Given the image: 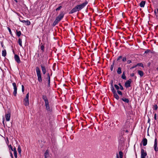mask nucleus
I'll return each instance as SVG.
<instances>
[{
	"label": "nucleus",
	"instance_id": "nucleus-1",
	"mask_svg": "<svg viewBox=\"0 0 158 158\" xmlns=\"http://www.w3.org/2000/svg\"><path fill=\"white\" fill-rule=\"evenodd\" d=\"M88 3V2L85 1L81 4L77 5L69 12V14H72L77 11H79L84 8Z\"/></svg>",
	"mask_w": 158,
	"mask_h": 158
},
{
	"label": "nucleus",
	"instance_id": "nucleus-2",
	"mask_svg": "<svg viewBox=\"0 0 158 158\" xmlns=\"http://www.w3.org/2000/svg\"><path fill=\"white\" fill-rule=\"evenodd\" d=\"M35 70L37 77L38 81L39 83H42L43 80L41 71L38 67H36Z\"/></svg>",
	"mask_w": 158,
	"mask_h": 158
},
{
	"label": "nucleus",
	"instance_id": "nucleus-3",
	"mask_svg": "<svg viewBox=\"0 0 158 158\" xmlns=\"http://www.w3.org/2000/svg\"><path fill=\"white\" fill-rule=\"evenodd\" d=\"M141 158H145L146 156H147V153L143 148H141Z\"/></svg>",
	"mask_w": 158,
	"mask_h": 158
},
{
	"label": "nucleus",
	"instance_id": "nucleus-4",
	"mask_svg": "<svg viewBox=\"0 0 158 158\" xmlns=\"http://www.w3.org/2000/svg\"><path fill=\"white\" fill-rule=\"evenodd\" d=\"M132 82V80L130 79L128 80L125 83V86L126 88H128L131 86V84Z\"/></svg>",
	"mask_w": 158,
	"mask_h": 158
},
{
	"label": "nucleus",
	"instance_id": "nucleus-5",
	"mask_svg": "<svg viewBox=\"0 0 158 158\" xmlns=\"http://www.w3.org/2000/svg\"><path fill=\"white\" fill-rule=\"evenodd\" d=\"M12 85L14 87V89L13 94L15 96H16L17 93V88L16 85V84L15 82H13L12 83Z\"/></svg>",
	"mask_w": 158,
	"mask_h": 158
},
{
	"label": "nucleus",
	"instance_id": "nucleus-6",
	"mask_svg": "<svg viewBox=\"0 0 158 158\" xmlns=\"http://www.w3.org/2000/svg\"><path fill=\"white\" fill-rule=\"evenodd\" d=\"M14 59L18 63H21V61L19 56L17 54H15L14 56Z\"/></svg>",
	"mask_w": 158,
	"mask_h": 158
},
{
	"label": "nucleus",
	"instance_id": "nucleus-7",
	"mask_svg": "<svg viewBox=\"0 0 158 158\" xmlns=\"http://www.w3.org/2000/svg\"><path fill=\"white\" fill-rule=\"evenodd\" d=\"M111 91L113 94L114 97L117 100H118L119 99V97L117 94L116 91L115 89L113 90L112 91Z\"/></svg>",
	"mask_w": 158,
	"mask_h": 158
},
{
	"label": "nucleus",
	"instance_id": "nucleus-8",
	"mask_svg": "<svg viewBox=\"0 0 158 158\" xmlns=\"http://www.w3.org/2000/svg\"><path fill=\"white\" fill-rule=\"evenodd\" d=\"M40 67L41 69L42 73L44 75L46 73V69L45 66L42 64H41Z\"/></svg>",
	"mask_w": 158,
	"mask_h": 158
},
{
	"label": "nucleus",
	"instance_id": "nucleus-9",
	"mask_svg": "<svg viewBox=\"0 0 158 158\" xmlns=\"http://www.w3.org/2000/svg\"><path fill=\"white\" fill-rule=\"evenodd\" d=\"M157 138H156L154 140V150L156 152L158 151V148H157Z\"/></svg>",
	"mask_w": 158,
	"mask_h": 158
},
{
	"label": "nucleus",
	"instance_id": "nucleus-10",
	"mask_svg": "<svg viewBox=\"0 0 158 158\" xmlns=\"http://www.w3.org/2000/svg\"><path fill=\"white\" fill-rule=\"evenodd\" d=\"M118 141L119 143H122L124 141V138L122 135H120L118 138Z\"/></svg>",
	"mask_w": 158,
	"mask_h": 158
},
{
	"label": "nucleus",
	"instance_id": "nucleus-11",
	"mask_svg": "<svg viewBox=\"0 0 158 158\" xmlns=\"http://www.w3.org/2000/svg\"><path fill=\"white\" fill-rule=\"evenodd\" d=\"M8 113L6 114L5 117L6 118V120L7 121H9L10 120V112L8 111Z\"/></svg>",
	"mask_w": 158,
	"mask_h": 158
},
{
	"label": "nucleus",
	"instance_id": "nucleus-12",
	"mask_svg": "<svg viewBox=\"0 0 158 158\" xmlns=\"http://www.w3.org/2000/svg\"><path fill=\"white\" fill-rule=\"evenodd\" d=\"M64 14L63 11L61 12L60 14L56 17V18L61 20V19L64 17Z\"/></svg>",
	"mask_w": 158,
	"mask_h": 158
},
{
	"label": "nucleus",
	"instance_id": "nucleus-13",
	"mask_svg": "<svg viewBox=\"0 0 158 158\" xmlns=\"http://www.w3.org/2000/svg\"><path fill=\"white\" fill-rule=\"evenodd\" d=\"M121 101H122L125 102L127 103H129V100L128 98H125L124 97H123L120 99L119 101L121 102Z\"/></svg>",
	"mask_w": 158,
	"mask_h": 158
},
{
	"label": "nucleus",
	"instance_id": "nucleus-14",
	"mask_svg": "<svg viewBox=\"0 0 158 158\" xmlns=\"http://www.w3.org/2000/svg\"><path fill=\"white\" fill-rule=\"evenodd\" d=\"M60 21L59 19H57V18H56L55 20L53 22L52 26L53 27L55 26L56 25H57L58 23Z\"/></svg>",
	"mask_w": 158,
	"mask_h": 158
},
{
	"label": "nucleus",
	"instance_id": "nucleus-15",
	"mask_svg": "<svg viewBox=\"0 0 158 158\" xmlns=\"http://www.w3.org/2000/svg\"><path fill=\"white\" fill-rule=\"evenodd\" d=\"M24 105L26 106H28L29 105V99L24 98L23 99Z\"/></svg>",
	"mask_w": 158,
	"mask_h": 158
},
{
	"label": "nucleus",
	"instance_id": "nucleus-16",
	"mask_svg": "<svg viewBox=\"0 0 158 158\" xmlns=\"http://www.w3.org/2000/svg\"><path fill=\"white\" fill-rule=\"evenodd\" d=\"M45 109L47 111L48 114H50L52 112V109H51L50 106L45 107Z\"/></svg>",
	"mask_w": 158,
	"mask_h": 158
},
{
	"label": "nucleus",
	"instance_id": "nucleus-17",
	"mask_svg": "<svg viewBox=\"0 0 158 158\" xmlns=\"http://www.w3.org/2000/svg\"><path fill=\"white\" fill-rule=\"evenodd\" d=\"M142 143H143V146H145L147 144V139L146 138H144L142 141Z\"/></svg>",
	"mask_w": 158,
	"mask_h": 158
},
{
	"label": "nucleus",
	"instance_id": "nucleus-18",
	"mask_svg": "<svg viewBox=\"0 0 158 158\" xmlns=\"http://www.w3.org/2000/svg\"><path fill=\"white\" fill-rule=\"evenodd\" d=\"M42 98L44 100L45 102L48 101L47 96L45 94L42 95Z\"/></svg>",
	"mask_w": 158,
	"mask_h": 158
},
{
	"label": "nucleus",
	"instance_id": "nucleus-19",
	"mask_svg": "<svg viewBox=\"0 0 158 158\" xmlns=\"http://www.w3.org/2000/svg\"><path fill=\"white\" fill-rule=\"evenodd\" d=\"M44 158H49V151L48 150H46V152L44 153Z\"/></svg>",
	"mask_w": 158,
	"mask_h": 158
},
{
	"label": "nucleus",
	"instance_id": "nucleus-20",
	"mask_svg": "<svg viewBox=\"0 0 158 158\" xmlns=\"http://www.w3.org/2000/svg\"><path fill=\"white\" fill-rule=\"evenodd\" d=\"M20 21L21 22H22L23 23H26V25L27 26L30 25L31 24V22L29 21L28 20H20Z\"/></svg>",
	"mask_w": 158,
	"mask_h": 158
},
{
	"label": "nucleus",
	"instance_id": "nucleus-21",
	"mask_svg": "<svg viewBox=\"0 0 158 158\" xmlns=\"http://www.w3.org/2000/svg\"><path fill=\"white\" fill-rule=\"evenodd\" d=\"M146 3L145 1H142L139 4V6L141 7H143L145 5Z\"/></svg>",
	"mask_w": 158,
	"mask_h": 158
},
{
	"label": "nucleus",
	"instance_id": "nucleus-22",
	"mask_svg": "<svg viewBox=\"0 0 158 158\" xmlns=\"http://www.w3.org/2000/svg\"><path fill=\"white\" fill-rule=\"evenodd\" d=\"M45 79L48 81V87L50 86L51 77H45Z\"/></svg>",
	"mask_w": 158,
	"mask_h": 158
},
{
	"label": "nucleus",
	"instance_id": "nucleus-23",
	"mask_svg": "<svg viewBox=\"0 0 158 158\" xmlns=\"http://www.w3.org/2000/svg\"><path fill=\"white\" fill-rule=\"evenodd\" d=\"M13 151L14 152V154L15 157V158H17V152L16 150V148L15 147H14V149L13 150Z\"/></svg>",
	"mask_w": 158,
	"mask_h": 158
},
{
	"label": "nucleus",
	"instance_id": "nucleus-24",
	"mask_svg": "<svg viewBox=\"0 0 158 158\" xmlns=\"http://www.w3.org/2000/svg\"><path fill=\"white\" fill-rule=\"evenodd\" d=\"M110 84L111 85V91H112L113 90L115 89L113 85V80H111L110 81Z\"/></svg>",
	"mask_w": 158,
	"mask_h": 158
},
{
	"label": "nucleus",
	"instance_id": "nucleus-25",
	"mask_svg": "<svg viewBox=\"0 0 158 158\" xmlns=\"http://www.w3.org/2000/svg\"><path fill=\"white\" fill-rule=\"evenodd\" d=\"M6 55V52L5 49H4L2 51V55L4 57H5Z\"/></svg>",
	"mask_w": 158,
	"mask_h": 158
},
{
	"label": "nucleus",
	"instance_id": "nucleus-26",
	"mask_svg": "<svg viewBox=\"0 0 158 158\" xmlns=\"http://www.w3.org/2000/svg\"><path fill=\"white\" fill-rule=\"evenodd\" d=\"M138 73L140 77H142L143 76L144 73L143 71L141 70H138Z\"/></svg>",
	"mask_w": 158,
	"mask_h": 158
},
{
	"label": "nucleus",
	"instance_id": "nucleus-27",
	"mask_svg": "<svg viewBox=\"0 0 158 158\" xmlns=\"http://www.w3.org/2000/svg\"><path fill=\"white\" fill-rule=\"evenodd\" d=\"M122 73L121 68L120 67H119L118 68L117 70V73L118 74H120Z\"/></svg>",
	"mask_w": 158,
	"mask_h": 158
},
{
	"label": "nucleus",
	"instance_id": "nucleus-28",
	"mask_svg": "<svg viewBox=\"0 0 158 158\" xmlns=\"http://www.w3.org/2000/svg\"><path fill=\"white\" fill-rule=\"evenodd\" d=\"M41 49L42 51V52H44V46L42 43H41L40 45Z\"/></svg>",
	"mask_w": 158,
	"mask_h": 158
},
{
	"label": "nucleus",
	"instance_id": "nucleus-29",
	"mask_svg": "<svg viewBox=\"0 0 158 158\" xmlns=\"http://www.w3.org/2000/svg\"><path fill=\"white\" fill-rule=\"evenodd\" d=\"M121 78L124 80H126V77L125 76V71L123 72V74L121 76Z\"/></svg>",
	"mask_w": 158,
	"mask_h": 158
},
{
	"label": "nucleus",
	"instance_id": "nucleus-30",
	"mask_svg": "<svg viewBox=\"0 0 158 158\" xmlns=\"http://www.w3.org/2000/svg\"><path fill=\"white\" fill-rule=\"evenodd\" d=\"M115 63V60H114L113 61V63L111 65L110 69L111 71H112L113 70L114 66Z\"/></svg>",
	"mask_w": 158,
	"mask_h": 158
},
{
	"label": "nucleus",
	"instance_id": "nucleus-31",
	"mask_svg": "<svg viewBox=\"0 0 158 158\" xmlns=\"http://www.w3.org/2000/svg\"><path fill=\"white\" fill-rule=\"evenodd\" d=\"M16 35L18 37H19L21 35V32L20 31H18L17 30H16Z\"/></svg>",
	"mask_w": 158,
	"mask_h": 158
},
{
	"label": "nucleus",
	"instance_id": "nucleus-32",
	"mask_svg": "<svg viewBox=\"0 0 158 158\" xmlns=\"http://www.w3.org/2000/svg\"><path fill=\"white\" fill-rule=\"evenodd\" d=\"M18 43L19 45L21 46H22V39L20 38H19L18 40Z\"/></svg>",
	"mask_w": 158,
	"mask_h": 158
},
{
	"label": "nucleus",
	"instance_id": "nucleus-33",
	"mask_svg": "<svg viewBox=\"0 0 158 158\" xmlns=\"http://www.w3.org/2000/svg\"><path fill=\"white\" fill-rule=\"evenodd\" d=\"M18 152L19 153V154L20 155H21V148L20 147V146L19 145V146L18 149H17Z\"/></svg>",
	"mask_w": 158,
	"mask_h": 158
},
{
	"label": "nucleus",
	"instance_id": "nucleus-34",
	"mask_svg": "<svg viewBox=\"0 0 158 158\" xmlns=\"http://www.w3.org/2000/svg\"><path fill=\"white\" fill-rule=\"evenodd\" d=\"M153 109L154 110H156L158 109L157 105L156 104L153 105Z\"/></svg>",
	"mask_w": 158,
	"mask_h": 158
},
{
	"label": "nucleus",
	"instance_id": "nucleus-35",
	"mask_svg": "<svg viewBox=\"0 0 158 158\" xmlns=\"http://www.w3.org/2000/svg\"><path fill=\"white\" fill-rule=\"evenodd\" d=\"M119 157L120 158H123V152L121 151L119 152Z\"/></svg>",
	"mask_w": 158,
	"mask_h": 158
},
{
	"label": "nucleus",
	"instance_id": "nucleus-36",
	"mask_svg": "<svg viewBox=\"0 0 158 158\" xmlns=\"http://www.w3.org/2000/svg\"><path fill=\"white\" fill-rule=\"evenodd\" d=\"M7 29L8 30V31L10 33V34L13 37H14L13 36V35L11 31V30L10 29L9 27H7Z\"/></svg>",
	"mask_w": 158,
	"mask_h": 158
},
{
	"label": "nucleus",
	"instance_id": "nucleus-37",
	"mask_svg": "<svg viewBox=\"0 0 158 158\" xmlns=\"http://www.w3.org/2000/svg\"><path fill=\"white\" fill-rule=\"evenodd\" d=\"M45 107L50 106L49 101L47 102H45Z\"/></svg>",
	"mask_w": 158,
	"mask_h": 158
},
{
	"label": "nucleus",
	"instance_id": "nucleus-38",
	"mask_svg": "<svg viewBox=\"0 0 158 158\" xmlns=\"http://www.w3.org/2000/svg\"><path fill=\"white\" fill-rule=\"evenodd\" d=\"M51 71L52 72L51 73V74L50 75L49 73H47V77H48L49 78V77H51V76H52V72L51 70Z\"/></svg>",
	"mask_w": 158,
	"mask_h": 158
},
{
	"label": "nucleus",
	"instance_id": "nucleus-39",
	"mask_svg": "<svg viewBox=\"0 0 158 158\" xmlns=\"http://www.w3.org/2000/svg\"><path fill=\"white\" fill-rule=\"evenodd\" d=\"M114 87L117 90H119V86L115 84L114 85Z\"/></svg>",
	"mask_w": 158,
	"mask_h": 158
},
{
	"label": "nucleus",
	"instance_id": "nucleus-40",
	"mask_svg": "<svg viewBox=\"0 0 158 158\" xmlns=\"http://www.w3.org/2000/svg\"><path fill=\"white\" fill-rule=\"evenodd\" d=\"M137 66H140L143 67V64L142 63H138L137 64Z\"/></svg>",
	"mask_w": 158,
	"mask_h": 158
},
{
	"label": "nucleus",
	"instance_id": "nucleus-41",
	"mask_svg": "<svg viewBox=\"0 0 158 158\" xmlns=\"http://www.w3.org/2000/svg\"><path fill=\"white\" fill-rule=\"evenodd\" d=\"M8 147L9 150L11 149L12 151H13L14 148H13L11 145H10L8 146Z\"/></svg>",
	"mask_w": 158,
	"mask_h": 158
},
{
	"label": "nucleus",
	"instance_id": "nucleus-42",
	"mask_svg": "<svg viewBox=\"0 0 158 158\" xmlns=\"http://www.w3.org/2000/svg\"><path fill=\"white\" fill-rule=\"evenodd\" d=\"M117 93L119 95H122V92L121 91H120L119 90H118L117 91Z\"/></svg>",
	"mask_w": 158,
	"mask_h": 158
},
{
	"label": "nucleus",
	"instance_id": "nucleus-43",
	"mask_svg": "<svg viewBox=\"0 0 158 158\" xmlns=\"http://www.w3.org/2000/svg\"><path fill=\"white\" fill-rule=\"evenodd\" d=\"M1 45L2 47L3 48H5V46L4 45L3 42V41L1 42Z\"/></svg>",
	"mask_w": 158,
	"mask_h": 158
},
{
	"label": "nucleus",
	"instance_id": "nucleus-44",
	"mask_svg": "<svg viewBox=\"0 0 158 158\" xmlns=\"http://www.w3.org/2000/svg\"><path fill=\"white\" fill-rule=\"evenodd\" d=\"M62 7L61 6H60L59 7H58L56 9V10L58 11L60 10L62 8Z\"/></svg>",
	"mask_w": 158,
	"mask_h": 158
},
{
	"label": "nucleus",
	"instance_id": "nucleus-45",
	"mask_svg": "<svg viewBox=\"0 0 158 158\" xmlns=\"http://www.w3.org/2000/svg\"><path fill=\"white\" fill-rule=\"evenodd\" d=\"M123 58V57L122 56H118L117 59V61H118L120 59H122V58Z\"/></svg>",
	"mask_w": 158,
	"mask_h": 158
},
{
	"label": "nucleus",
	"instance_id": "nucleus-46",
	"mask_svg": "<svg viewBox=\"0 0 158 158\" xmlns=\"http://www.w3.org/2000/svg\"><path fill=\"white\" fill-rule=\"evenodd\" d=\"M122 61L123 62H125L127 60V58L126 57H124L123 58H122Z\"/></svg>",
	"mask_w": 158,
	"mask_h": 158
},
{
	"label": "nucleus",
	"instance_id": "nucleus-47",
	"mask_svg": "<svg viewBox=\"0 0 158 158\" xmlns=\"http://www.w3.org/2000/svg\"><path fill=\"white\" fill-rule=\"evenodd\" d=\"M22 92L23 93L24 91V86L23 85H22Z\"/></svg>",
	"mask_w": 158,
	"mask_h": 158
},
{
	"label": "nucleus",
	"instance_id": "nucleus-48",
	"mask_svg": "<svg viewBox=\"0 0 158 158\" xmlns=\"http://www.w3.org/2000/svg\"><path fill=\"white\" fill-rule=\"evenodd\" d=\"M150 52V50L149 49H147L144 52V53H148Z\"/></svg>",
	"mask_w": 158,
	"mask_h": 158
},
{
	"label": "nucleus",
	"instance_id": "nucleus-49",
	"mask_svg": "<svg viewBox=\"0 0 158 158\" xmlns=\"http://www.w3.org/2000/svg\"><path fill=\"white\" fill-rule=\"evenodd\" d=\"M136 67H137V64L134 65L132 67L130 68V69L131 70V69L135 68Z\"/></svg>",
	"mask_w": 158,
	"mask_h": 158
},
{
	"label": "nucleus",
	"instance_id": "nucleus-50",
	"mask_svg": "<svg viewBox=\"0 0 158 158\" xmlns=\"http://www.w3.org/2000/svg\"><path fill=\"white\" fill-rule=\"evenodd\" d=\"M29 94L28 93L26 95V98H25L29 99Z\"/></svg>",
	"mask_w": 158,
	"mask_h": 158
},
{
	"label": "nucleus",
	"instance_id": "nucleus-51",
	"mask_svg": "<svg viewBox=\"0 0 158 158\" xmlns=\"http://www.w3.org/2000/svg\"><path fill=\"white\" fill-rule=\"evenodd\" d=\"M119 89H120L121 90H123L124 89V88L122 85L121 86H119Z\"/></svg>",
	"mask_w": 158,
	"mask_h": 158
},
{
	"label": "nucleus",
	"instance_id": "nucleus-52",
	"mask_svg": "<svg viewBox=\"0 0 158 158\" xmlns=\"http://www.w3.org/2000/svg\"><path fill=\"white\" fill-rule=\"evenodd\" d=\"M131 62V60H128L127 61V64H130Z\"/></svg>",
	"mask_w": 158,
	"mask_h": 158
},
{
	"label": "nucleus",
	"instance_id": "nucleus-53",
	"mask_svg": "<svg viewBox=\"0 0 158 158\" xmlns=\"http://www.w3.org/2000/svg\"><path fill=\"white\" fill-rule=\"evenodd\" d=\"M156 11H157V10H156V9H155L154 10V13H155V15H156V17H157V15H156L157 14Z\"/></svg>",
	"mask_w": 158,
	"mask_h": 158
},
{
	"label": "nucleus",
	"instance_id": "nucleus-54",
	"mask_svg": "<svg viewBox=\"0 0 158 158\" xmlns=\"http://www.w3.org/2000/svg\"><path fill=\"white\" fill-rule=\"evenodd\" d=\"M10 156H11V158H13V155L12 152H10Z\"/></svg>",
	"mask_w": 158,
	"mask_h": 158
},
{
	"label": "nucleus",
	"instance_id": "nucleus-55",
	"mask_svg": "<svg viewBox=\"0 0 158 158\" xmlns=\"http://www.w3.org/2000/svg\"><path fill=\"white\" fill-rule=\"evenodd\" d=\"M154 118L155 120H156V114H154Z\"/></svg>",
	"mask_w": 158,
	"mask_h": 158
},
{
	"label": "nucleus",
	"instance_id": "nucleus-56",
	"mask_svg": "<svg viewBox=\"0 0 158 158\" xmlns=\"http://www.w3.org/2000/svg\"><path fill=\"white\" fill-rule=\"evenodd\" d=\"M130 76L131 77H134V74L133 73H132L131 74H130Z\"/></svg>",
	"mask_w": 158,
	"mask_h": 158
},
{
	"label": "nucleus",
	"instance_id": "nucleus-57",
	"mask_svg": "<svg viewBox=\"0 0 158 158\" xmlns=\"http://www.w3.org/2000/svg\"><path fill=\"white\" fill-rule=\"evenodd\" d=\"M150 119L149 118H148V123H149L150 124Z\"/></svg>",
	"mask_w": 158,
	"mask_h": 158
},
{
	"label": "nucleus",
	"instance_id": "nucleus-58",
	"mask_svg": "<svg viewBox=\"0 0 158 158\" xmlns=\"http://www.w3.org/2000/svg\"><path fill=\"white\" fill-rule=\"evenodd\" d=\"M156 10L157 12V19H158V8L156 9Z\"/></svg>",
	"mask_w": 158,
	"mask_h": 158
},
{
	"label": "nucleus",
	"instance_id": "nucleus-59",
	"mask_svg": "<svg viewBox=\"0 0 158 158\" xmlns=\"http://www.w3.org/2000/svg\"><path fill=\"white\" fill-rule=\"evenodd\" d=\"M2 124L3 125V126L4 127H5V123H4V121H2Z\"/></svg>",
	"mask_w": 158,
	"mask_h": 158
},
{
	"label": "nucleus",
	"instance_id": "nucleus-60",
	"mask_svg": "<svg viewBox=\"0 0 158 158\" xmlns=\"http://www.w3.org/2000/svg\"><path fill=\"white\" fill-rule=\"evenodd\" d=\"M118 85H119V86H120L122 85H121V83H119L118 84Z\"/></svg>",
	"mask_w": 158,
	"mask_h": 158
},
{
	"label": "nucleus",
	"instance_id": "nucleus-61",
	"mask_svg": "<svg viewBox=\"0 0 158 158\" xmlns=\"http://www.w3.org/2000/svg\"><path fill=\"white\" fill-rule=\"evenodd\" d=\"M116 158H119L118 156V153H117Z\"/></svg>",
	"mask_w": 158,
	"mask_h": 158
},
{
	"label": "nucleus",
	"instance_id": "nucleus-62",
	"mask_svg": "<svg viewBox=\"0 0 158 158\" xmlns=\"http://www.w3.org/2000/svg\"><path fill=\"white\" fill-rule=\"evenodd\" d=\"M134 77L135 79H136L137 77H136V76H134Z\"/></svg>",
	"mask_w": 158,
	"mask_h": 158
},
{
	"label": "nucleus",
	"instance_id": "nucleus-63",
	"mask_svg": "<svg viewBox=\"0 0 158 158\" xmlns=\"http://www.w3.org/2000/svg\"><path fill=\"white\" fill-rule=\"evenodd\" d=\"M4 121H5V119L4 118H2V121L4 122Z\"/></svg>",
	"mask_w": 158,
	"mask_h": 158
},
{
	"label": "nucleus",
	"instance_id": "nucleus-64",
	"mask_svg": "<svg viewBox=\"0 0 158 158\" xmlns=\"http://www.w3.org/2000/svg\"><path fill=\"white\" fill-rule=\"evenodd\" d=\"M157 70L158 71V67L157 68Z\"/></svg>",
	"mask_w": 158,
	"mask_h": 158
}]
</instances>
